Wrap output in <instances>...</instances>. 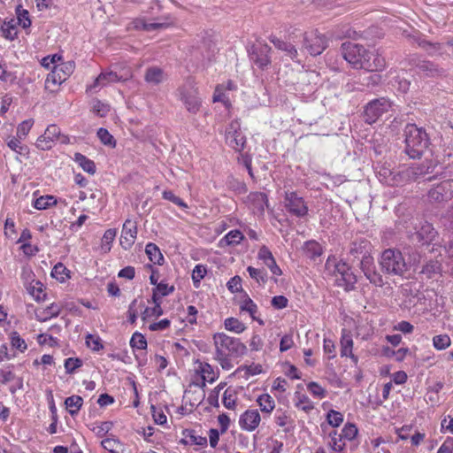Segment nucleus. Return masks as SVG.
I'll return each mask as SVG.
<instances>
[{"instance_id":"0e129e2a","label":"nucleus","mask_w":453,"mask_h":453,"mask_svg":"<svg viewBox=\"0 0 453 453\" xmlns=\"http://www.w3.org/2000/svg\"><path fill=\"white\" fill-rule=\"evenodd\" d=\"M11 343L14 349L19 350L20 352H24L27 348V343L17 332H13L12 334Z\"/></svg>"},{"instance_id":"2eb2a0df","label":"nucleus","mask_w":453,"mask_h":453,"mask_svg":"<svg viewBox=\"0 0 453 453\" xmlns=\"http://www.w3.org/2000/svg\"><path fill=\"white\" fill-rule=\"evenodd\" d=\"M137 237V223L130 219H126L123 224L120 245L126 250L131 249Z\"/></svg>"},{"instance_id":"423d86ee","label":"nucleus","mask_w":453,"mask_h":453,"mask_svg":"<svg viewBox=\"0 0 453 453\" xmlns=\"http://www.w3.org/2000/svg\"><path fill=\"white\" fill-rule=\"evenodd\" d=\"M56 142L61 144H68L70 138L68 135L62 134L57 125L52 124L48 126L44 133L37 138L35 146L41 150H49Z\"/></svg>"},{"instance_id":"4c0bfd02","label":"nucleus","mask_w":453,"mask_h":453,"mask_svg":"<svg viewBox=\"0 0 453 453\" xmlns=\"http://www.w3.org/2000/svg\"><path fill=\"white\" fill-rule=\"evenodd\" d=\"M224 326L226 330L236 334H241L246 329L244 323L235 318H227L225 319Z\"/></svg>"},{"instance_id":"a878e982","label":"nucleus","mask_w":453,"mask_h":453,"mask_svg":"<svg viewBox=\"0 0 453 453\" xmlns=\"http://www.w3.org/2000/svg\"><path fill=\"white\" fill-rule=\"evenodd\" d=\"M151 302L154 304V307H147L142 313V319H147L150 318H157L163 314V309L161 307L162 301L159 300V297L156 296H152Z\"/></svg>"},{"instance_id":"20e7f679","label":"nucleus","mask_w":453,"mask_h":453,"mask_svg":"<svg viewBox=\"0 0 453 453\" xmlns=\"http://www.w3.org/2000/svg\"><path fill=\"white\" fill-rule=\"evenodd\" d=\"M216 356H229L239 357L246 353V346L239 339L228 336L224 333L213 335Z\"/></svg>"},{"instance_id":"5701e85b","label":"nucleus","mask_w":453,"mask_h":453,"mask_svg":"<svg viewBox=\"0 0 453 453\" xmlns=\"http://www.w3.org/2000/svg\"><path fill=\"white\" fill-rule=\"evenodd\" d=\"M416 68L419 73H423L427 77H436L443 73L441 68H439L437 65L428 60L418 61Z\"/></svg>"},{"instance_id":"052dcab7","label":"nucleus","mask_w":453,"mask_h":453,"mask_svg":"<svg viewBox=\"0 0 453 453\" xmlns=\"http://www.w3.org/2000/svg\"><path fill=\"white\" fill-rule=\"evenodd\" d=\"M422 273L427 274L428 277L441 273V264L438 261L431 260L424 265Z\"/></svg>"},{"instance_id":"c9c22d12","label":"nucleus","mask_w":453,"mask_h":453,"mask_svg":"<svg viewBox=\"0 0 453 453\" xmlns=\"http://www.w3.org/2000/svg\"><path fill=\"white\" fill-rule=\"evenodd\" d=\"M185 438L181 440L184 444H196L198 446H205L207 444L206 437L197 435L194 431H187L184 433Z\"/></svg>"},{"instance_id":"6ab92c4d","label":"nucleus","mask_w":453,"mask_h":453,"mask_svg":"<svg viewBox=\"0 0 453 453\" xmlns=\"http://www.w3.org/2000/svg\"><path fill=\"white\" fill-rule=\"evenodd\" d=\"M261 421V417L257 410H247L239 419L240 426L246 431H254Z\"/></svg>"},{"instance_id":"a211bd4d","label":"nucleus","mask_w":453,"mask_h":453,"mask_svg":"<svg viewBox=\"0 0 453 453\" xmlns=\"http://www.w3.org/2000/svg\"><path fill=\"white\" fill-rule=\"evenodd\" d=\"M436 165L432 160H426L421 164H413L411 166L406 167L407 171H410V182L416 181L419 178L426 176L428 173L434 172Z\"/></svg>"},{"instance_id":"a18cd8bd","label":"nucleus","mask_w":453,"mask_h":453,"mask_svg":"<svg viewBox=\"0 0 453 453\" xmlns=\"http://www.w3.org/2000/svg\"><path fill=\"white\" fill-rule=\"evenodd\" d=\"M17 79L14 72L9 70L6 63L0 61V80L4 82H13Z\"/></svg>"},{"instance_id":"72a5a7b5","label":"nucleus","mask_w":453,"mask_h":453,"mask_svg":"<svg viewBox=\"0 0 453 453\" xmlns=\"http://www.w3.org/2000/svg\"><path fill=\"white\" fill-rule=\"evenodd\" d=\"M53 68L60 73L62 80L65 81L73 73L75 64L73 61L62 62L55 65Z\"/></svg>"},{"instance_id":"f3484780","label":"nucleus","mask_w":453,"mask_h":453,"mask_svg":"<svg viewBox=\"0 0 453 453\" xmlns=\"http://www.w3.org/2000/svg\"><path fill=\"white\" fill-rule=\"evenodd\" d=\"M270 52V46L259 44L252 48L250 58L259 68L264 69L271 64Z\"/></svg>"},{"instance_id":"4468645a","label":"nucleus","mask_w":453,"mask_h":453,"mask_svg":"<svg viewBox=\"0 0 453 453\" xmlns=\"http://www.w3.org/2000/svg\"><path fill=\"white\" fill-rule=\"evenodd\" d=\"M437 236V232L433 225L428 222H424L418 229L411 235L413 242L420 245H428L432 243Z\"/></svg>"},{"instance_id":"ddd939ff","label":"nucleus","mask_w":453,"mask_h":453,"mask_svg":"<svg viewBox=\"0 0 453 453\" xmlns=\"http://www.w3.org/2000/svg\"><path fill=\"white\" fill-rule=\"evenodd\" d=\"M304 47L311 55L317 56L321 54L327 47V40L323 35L311 32L304 36Z\"/></svg>"},{"instance_id":"f257e3e1","label":"nucleus","mask_w":453,"mask_h":453,"mask_svg":"<svg viewBox=\"0 0 453 453\" xmlns=\"http://www.w3.org/2000/svg\"><path fill=\"white\" fill-rule=\"evenodd\" d=\"M343 58L356 69L369 72L381 71L386 66L385 58L377 52L368 51L364 46L350 42L341 47Z\"/></svg>"},{"instance_id":"bf43d9fd","label":"nucleus","mask_w":453,"mask_h":453,"mask_svg":"<svg viewBox=\"0 0 453 453\" xmlns=\"http://www.w3.org/2000/svg\"><path fill=\"white\" fill-rule=\"evenodd\" d=\"M357 432H358V430H357L356 425H354L352 423H347L343 426V428L342 430V434H340L342 435V439L351 441L357 436Z\"/></svg>"},{"instance_id":"774afa93","label":"nucleus","mask_w":453,"mask_h":453,"mask_svg":"<svg viewBox=\"0 0 453 453\" xmlns=\"http://www.w3.org/2000/svg\"><path fill=\"white\" fill-rule=\"evenodd\" d=\"M82 365V361L80 358L69 357L65 360V368L66 373H73L76 369Z\"/></svg>"},{"instance_id":"9d476101","label":"nucleus","mask_w":453,"mask_h":453,"mask_svg":"<svg viewBox=\"0 0 453 453\" xmlns=\"http://www.w3.org/2000/svg\"><path fill=\"white\" fill-rule=\"evenodd\" d=\"M226 142L235 151L241 152L244 150L246 137L241 131V125L238 120L232 121L226 128Z\"/></svg>"},{"instance_id":"6e6d98bb","label":"nucleus","mask_w":453,"mask_h":453,"mask_svg":"<svg viewBox=\"0 0 453 453\" xmlns=\"http://www.w3.org/2000/svg\"><path fill=\"white\" fill-rule=\"evenodd\" d=\"M130 345L133 349H145L147 348V341L140 333H134L130 340Z\"/></svg>"},{"instance_id":"6e6552de","label":"nucleus","mask_w":453,"mask_h":453,"mask_svg":"<svg viewBox=\"0 0 453 453\" xmlns=\"http://www.w3.org/2000/svg\"><path fill=\"white\" fill-rule=\"evenodd\" d=\"M392 107L391 102L380 97L368 103L364 111V120L365 123H375L384 113L388 112Z\"/></svg>"},{"instance_id":"393cba45","label":"nucleus","mask_w":453,"mask_h":453,"mask_svg":"<svg viewBox=\"0 0 453 453\" xmlns=\"http://www.w3.org/2000/svg\"><path fill=\"white\" fill-rule=\"evenodd\" d=\"M249 202L253 209L264 212L265 208L268 206L267 196L262 192H252L248 196Z\"/></svg>"},{"instance_id":"338daca9","label":"nucleus","mask_w":453,"mask_h":453,"mask_svg":"<svg viewBox=\"0 0 453 453\" xmlns=\"http://www.w3.org/2000/svg\"><path fill=\"white\" fill-rule=\"evenodd\" d=\"M87 346L94 351H99L104 348L101 339L98 336L88 334L86 337Z\"/></svg>"},{"instance_id":"4d7b16f0","label":"nucleus","mask_w":453,"mask_h":453,"mask_svg":"<svg viewBox=\"0 0 453 453\" xmlns=\"http://www.w3.org/2000/svg\"><path fill=\"white\" fill-rule=\"evenodd\" d=\"M296 399H297V401L296 403V407L302 409L303 411H304L306 412H308L313 409L314 406H313L311 401L310 400V398L306 395L298 394L296 395Z\"/></svg>"},{"instance_id":"ea45409f","label":"nucleus","mask_w":453,"mask_h":453,"mask_svg":"<svg viewBox=\"0 0 453 453\" xmlns=\"http://www.w3.org/2000/svg\"><path fill=\"white\" fill-rule=\"evenodd\" d=\"M247 271L250 276L254 279L258 284H265L267 281V273L265 269H258L249 266Z\"/></svg>"},{"instance_id":"49530a36","label":"nucleus","mask_w":453,"mask_h":453,"mask_svg":"<svg viewBox=\"0 0 453 453\" xmlns=\"http://www.w3.org/2000/svg\"><path fill=\"white\" fill-rule=\"evenodd\" d=\"M451 340L447 334L435 335L433 338V345L438 350H442L450 346Z\"/></svg>"},{"instance_id":"69168bd1","label":"nucleus","mask_w":453,"mask_h":453,"mask_svg":"<svg viewBox=\"0 0 453 453\" xmlns=\"http://www.w3.org/2000/svg\"><path fill=\"white\" fill-rule=\"evenodd\" d=\"M162 196L164 199L168 200L183 209L188 208V204L181 198L175 196L171 190H165L162 194Z\"/></svg>"},{"instance_id":"c756f323","label":"nucleus","mask_w":453,"mask_h":453,"mask_svg":"<svg viewBox=\"0 0 453 453\" xmlns=\"http://www.w3.org/2000/svg\"><path fill=\"white\" fill-rule=\"evenodd\" d=\"M65 404L70 415L75 416L83 404V399L80 395H73L65 399Z\"/></svg>"},{"instance_id":"5fc2aeb1","label":"nucleus","mask_w":453,"mask_h":453,"mask_svg":"<svg viewBox=\"0 0 453 453\" xmlns=\"http://www.w3.org/2000/svg\"><path fill=\"white\" fill-rule=\"evenodd\" d=\"M42 284L40 281H35V284H30L27 289L28 293L36 300L40 301L45 296L42 290Z\"/></svg>"},{"instance_id":"603ef678","label":"nucleus","mask_w":453,"mask_h":453,"mask_svg":"<svg viewBox=\"0 0 453 453\" xmlns=\"http://www.w3.org/2000/svg\"><path fill=\"white\" fill-rule=\"evenodd\" d=\"M202 379L204 381L213 382L216 379L212 367L209 364H200L199 365Z\"/></svg>"},{"instance_id":"de8ad7c7","label":"nucleus","mask_w":453,"mask_h":453,"mask_svg":"<svg viewBox=\"0 0 453 453\" xmlns=\"http://www.w3.org/2000/svg\"><path fill=\"white\" fill-rule=\"evenodd\" d=\"M17 24L21 26L23 28H27L31 26V20L29 19V13L27 10L21 9L19 5L17 10Z\"/></svg>"},{"instance_id":"b1692460","label":"nucleus","mask_w":453,"mask_h":453,"mask_svg":"<svg viewBox=\"0 0 453 453\" xmlns=\"http://www.w3.org/2000/svg\"><path fill=\"white\" fill-rule=\"evenodd\" d=\"M166 76L164 71L157 67L152 66L146 70L144 79L146 82L151 85H157L165 80Z\"/></svg>"},{"instance_id":"8fccbe9b","label":"nucleus","mask_w":453,"mask_h":453,"mask_svg":"<svg viewBox=\"0 0 453 453\" xmlns=\"http://www.w3.org/2000/svg\"><path fill=\"white\" fill-rule=\"evenodd\" d=\"M34 125L33 119H26L22 121L20 124H19L17 127L16 135L19 139L25 140L28 133L30 132L32 127Z\"/></svg>"},{"instance_id":"7ed1b4c3","label":"nucleus","mask_w":453,"mask_h":453,"mask_svg":"<svg viewBox=\"0 0 453 453\" xmlns=\"http://www.w3.org/2000/svg\"><path fill=\"white\" fill-rule=\"evenodd\" d=\"M380 271L388 275L403 277L408 271V264L402 252L395 248L383 250L379 258Z\"/></svg>"},{"instance_id":"09e8293b","label":"nucleus","mask_w":453,"mask_h":453,"mask_svg":"<svg viewBox=\"0 0 453 453\" xmlns=\"http://www.w3.org/2000/svg\"><path fill=\"white\" fill-rule=\"evenodd\" d=\"M135 27L142 28L145 31H154L157 29L166 27V24L159 22H146L143 19H139L135 23Z\"/></svg>"},{"instance_id":"aec40b11","label":"nucleus","mask_w":453,"mask_h":453,"mask_svg":"<svg viewBox=\"0 0 453 453\" xmlns=\"http://www.w3.org/2000/svg\"><path fill=\"white\" fill-rule=\"evenodd\" d=\"M240 310L241 311L248 312L251 319L257 321L260 326L265 325L264 320L257 317V305L247 295H245L244 297L240 301Z\"/></svg>"},{"instance_id":"412c9836","label":"nucleus","mask_w":453,"mask_h":453,"mask_svg":"<svg viewBox=\"0 0 453 453\" xmlns=\"http://www.w3.org/2000/svg\"><path fill=\"white\" fill-rule=\"evenodd\" d=\"M270 42L277 48L278 50L285 52V55L289 58L291 60L297 61L298 52L294 45L291 43L286 42L275 36L270 37Z\"/></svg>"},{"instance_id":"cd10ccee","label":"nucleus","mask_w":453,"mask_h":453,"mask_svg":"<svg viewBox=\"0 0 453 453\" xmlns=\"http://www.w3.org/2000/svg\"><path fill=\"white\" fill-rule=\"evenodd\" d=\"M118 81H119V78L117 73L112 71L102 73L95 80L94 84L90 87V88L104 87L111 82H116Z\"/></svg>"},{"instance_id":"9b49d317","label":"nucleus","mask_w":453,"mask_h":453,"mask_svg":"<svg viewBox=\"0 0 453 453\" xmlns=\"http://www.w3.org/2000/svg\"><path fill=\"white\" fill-rule=\"evenodd\" d=\"M428 197L431 202L445 203L453 198V180H445L434 187L428 192Z\"/></svg>"},{"instance_id":"7c9ffc66","label":"nucleus","mask_w":453,"mask_h":453,"mask_svg":"<svg viewBox=\"0 0 453 453\" xmlns=\"http://www.w3.org/2000/svg\"><path fill=\"white\" fill-rule=\"evenodd\" d=\"M260 410L264 413L270 414L275 408V403L273 398L268 394H263L257 399Z\"/></svg>"},{"instance_id":"dca6fc26","label":"nucleus","mask_w":453,"mask_h":453,"mask_svg":"<svg viewBox=\"0 0 453 453\" xmlns=\"http://www.w3.org/2000/svg\"><path fill=\"white\" fill-rule=\"evenodd\" d=\"M361 269L370 283L382 287L385 282L379 272H377L372 265V258L370 256H364L361 260Z\"/></svg>"},{"instance_id":"79ce46f5","label":"nucleus","mask_w":453,"mask_h":453,"mask_svg":"<svg viewBox=\"0 0 453 453\" xmlns=\"http://www.w3.org/2000/svg\"><path fill=\"white\" fill-rule=\"evenodd\" d=\"M331 438L330 447L335 452H342L345 448V443L342 442V437L341 434L337 433V431H333L329 434Z\"/></svg>"},{"instance_id":"e433bc0d","label":"nucleus","mask_w":453,"mask_h":453,"mask_svg":"<svg viewBox=\"0 0 453 453\" xmlns=\"http://www.w3.org/2000/svg\"><path fill=\"white\" fill-rule=\"evenodd\" d=\"M63 82L64 81L62 80L60 73L56 72L52 67L51 72L47 75L45 80V88L50 91H54L55 88Z\"/></svg>"},{"instance_id":"4be33fe9","label":"nucleus","mask_w":453,"mask_h":453,"mask_svg":"<svg viewBox=\"0 0 453 453\" xmlns=\"http://www.w3.org/2000/svg\"><path fill=\"white\" fill-rule=\"evenodd\" d=\"M353 349V340L349 333H347L343 330L342 338H341V356L342 357H349L352 359V361L357 364L358 358L352 352Z\"/></svg>"},{"instance_id":"473e14b6","label":"nucleus","mask_w":453,"mask_h":453,"mask_svg":"<svg viewBox=\"0 0 453 453\" xmlns=\"http://www.w3.org/2000/svg\"><path fill=\"white\" fill-rule=\"evenodd\" d=\"M74 160L85 172L90 174H94L96 173V165L94 161L90 160L86 156L77 152L74 154Z\"/></svg>"},{"instance_id":"1a4fd4ad","label":"nucleus","mask_w":453,"mask_h":453,"mask_svg":"<svg viewBox=\"0 0 453 453\" xmlns=\"http://www.w3.org/2000/svg\"><path fill=\"white\" fill-rule=\"evenodd\" d=\"M335 282L339 287L343 288L346 291L354 288L357 283V277L351 271L350 267L345 262H338L334 271Z\"/></svg>"},{"instance_id":"37998d69","label":"nucleus","mask_w":453,"mask_h":453,"mask_svg":"<svg viewBox=\"0 0 453 453\" xmlns=\"http://www.w3.org/2000/svg\"><path fill=\"white\" fill-rule=\"evenodd\" d=\"M174 289V286H169L168 284L161 281L157 284L156 288L153 289L152 296H156L157 297H159V300H161L162 297L172 294Z\"/></svg>"},{"instance_id":"0eeeda50","label":"nucleus","mask_w":453,"mask_h":453,"mask_svg":"<svg viewBox=\"0 0 453 453\" xmlns=\"http://www.w3.org/2000/svg\"><path fill=\"white\" fill-rule=\"evenodd\" d=\"M410 171L406 167L400 170L391 169L385 165L378 170V178L380 182L388 186H403L410 182Z\"/></svg>"},{"instance_id":"f8f14e48","label":"nucleus","mask_w":453,"mask_h":453,"mask_svg":"<svg viewBox=\"0 0 453 453\" xmlns=\"http://www.w3.org/2000/svg\"><path fill=\"white\" fill-rule=\"evenodd\" d=\"M284 203L288 212L296 217H304L308 212L304 200L295 192H286Z\"/></svg>"},{"instance_id":"f03ea898","label":"nucleus","mask_w":453,"mask_h":453,"mask_svg":"<svg viewBox=\"0 0 453 453\" xmlns=\"http://www.w3.org/2000/svg\"><path fill=\"white\" fill-rule=\"evenodd\" d=\"M405 153L411 158H418L422 156L429 144V138L425 129L418 127L415 124H407L404 128Z\"/></svg>"},{"instance_id":"680f3d73","label":"nucleus","mask_w":453,"mask_h":453,"mask_svg":"<svg viewBox=\"0 0 453 453\" xmlns=\"http://www.w3.org/2000/svg\"><path fill=\"white\" fill-rule=\"evenodd\" d=\"M97 136L104 145L114 147L116 144L115 139L105 128H99L97 131Z\"/></svg>"},{"instance_id":"c85d7f7f","label":"nucleus","mask_w":453,"mask_h":453,"mask_svg":"<svg viewBox=\"0 0 453 453\" xmlns=\"http://www.w3.org/2000/svg\"><path fill=\"white\" fill-rule=\"evenodd\" d=\"M145 252L151 262L159 265H163L164 257L155 243L149 242L145 247Z\"/></svg>"},{"instance_id":"f704fd0d","label":"nucleus","mask_w":453,"mask_h":453,"mask_svg":"<svg viewBox=\"0 0 453 453\" xmlns=\"http://www.w3.org/2000/svg\"><path fill=\"white\" fill-rule=\"evenodd\" d=\"M23 139H19L16 136H10L7 139V146L14 152L24 155L27 153L28 149L26 145H23L21 142Z\"/></svg>"},{"instance_id":"58836bf2","label":"nucleus","mask_w":453,"mask_h":453,"mask_svg":"<svg viewBox=\"0 0 453 453\" xmlns=\"http://www.w3.org/2000/svg\"><path fill=\"white\" fill-rule=\"evenodd\" d=\"M101 445L109 453H119L121 448L120 441L115 437H108L103 440Z\"/></svg>"},{"instance_id":"864d4df0","label":"nucleus","mask_w":453,"mask_h":453,"mask_svg":"<svg viewBox=\"0 0 453 453\" xmlns=\"http://www.w3.org/2000/svg\"><path fill=\"white\" fill-rule=\"evenodd\" d=\"M326 420L333 427H338L343 421V415L334 410H330L326 414Z\"/></svg>"},{"instance_id":"2f4dec72","label":"nucleus","mask_w":453,"mask_h":453,"mask_svg":"<svg viewBox=\"0 0 453 453\" xmlns=\"http://www.w3.org/2000/svg\"><path fill=\"white\" fill-rule=\"evenodd\" d=\"M244 238L243 234L239 230H231L228 232L221 240V246L225 245H237L239 244Z\"/></svg>"},{"instance_id":"bb28decb","label":"nucleus","mask_w":453,"mask_h":453,"mask_svg":"<svg viewBox=\"0 0 453 453\" xmlns=\"http://www.w3.org/2000/svg\"><path fill=\"white\" fill-rule=\"evenodd\" d=\"M0 30L4 38L10 41L14 40L18 34L16 20L13 19L4 20L1 25Z\"/></svg>"},{"instance_id":"e2e57ef3","label":"nucleus","mask_w":453,"mask_h":453,"mask_svg":"<svg viewBox=\"0 0 453 453\" xmlns=\"http://www.w3.org/2000/svg\"><path fill=\"white\" fill-rule=\"evenodd\" d=\"M206 272V267L203 265H197L195 266L192 272V280L196 288H198L199 283L201 280L205 276Z\"/></svg>"},{"instance_id":"c03bdc74","label":"nucleus","mask_w":453,"mask_h":453,"mask_svg":"<svg viewBox=\"0 0 453 453\" xmlns=\"http://www.w3.org/2000/svg\"><path fill=\"white\" fill-rule=\"evenodd\" d=\"M68 272L69 271L62 263H58L53 267L51 276L58 281L64 282L67 278H69Z\"/></svg>"},{"instance_id":"13d9d810","label":"nucleus","mask_w":453,"mask_h":453,"mask_svg":"<svg viewBox=\"0 0 453 453\" xmlns=\"http://www.w3.org/2000/svg\"><path fill=\"white\" fill-rule=\"evenodd\" d=\"M304 250L312 258L321 255V247L315 241L306 242L304 243Z\"/></svg>"},{"instance_id":"a19ab883","label":"nucleus","mask_w":453,"mask_h":453,"mask_svg":"<svg viewBox=\"0 0 453 453\" xmlns=\"http://www.w3.org/2000/svg\"><path fill=\"white\" fill-rule=\"evenodd\" d=\"M236 395L235 391L231 388H226L223 395L222 403L228 410H234L236 406Z\"/></svg>"},{"instance_id":"3c124183","label":"nucleus","mask_w":453,"mask_h":453,"mask_svg":"<svg viewBox=\"0 0 453 453\" xmlns=\"http://www.w3.org/2000/svg\"><path fill=\"white\" fill-rule=\"evenodd\" d=\"M117 234L116 229L110 228L106 230L102 238V249L107 252L111 250V244L114 241Z\"/></svg>"},{"instance_id":"39448f33","label":"nucleus","mask_w":453,"mask_h":453,"mask_svg":"<svg viewBox=\"0 0 453 453\" xmlns=\"http://www.w3.org/2000/svg\"><path fill=\"white\" fill-rule=\"evenodd\" d=\"M176 96L189 113L196 114L199 111L202 101L193 81H188L180 86L176 91Z\"/></svg>"}]
</instances>
